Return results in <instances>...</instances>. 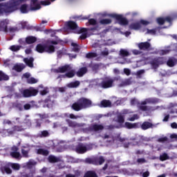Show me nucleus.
I'll return each mask as SVG.
<instances>
[{"label":"nucleus","mask_w":177,"mask_h":177,"mask_svg":"<svg viewBox=\"0 0 177 177\" xmlns=\"http://www.w3.org/2000/svg\"><path fill=\"white\" fill-rule=\"evenodd\" d=\"M37 154H41L42 156H48V154H49V151L42 149H39L37 150Z\"/></svg>","instance_id":"30"},{"label":"nucleus","mask_w":177,"mask_h":177,"mask_svg":"<svg viewBox=\"0 0 177 177\" xmlns=\"http://www.w3.org/2000/svg\"><path fill=\"white\" fill-rule=\"evenodd\" d=\"M54 73H66L64 75V77L67 78H73L74 75H75V72L73 70L71 66L66 65L65 66L59 67L58 69H54L53 71Z\"/></svg>","instance_id":"5"},{"label":"nucleus","mask_w":177,"mask_h":177,"mask_svg":"<svg viewBox=\"0 0 177 177\" xmlns=\"http://www.w3.org/2000/svg\"><path fill=\"white\" fill-rule=\"evenodd\" d=\"M70 118H72L73 120H76V118H78V116H75L73 114L69 115Z\"/></svg>","instance_id":"56"},{"label":"nucleus","mask_w":177,"mask_h":177,"mask_svg":"<svg viewBox=\"0 0 177 177\" xmlns=\"http://www.w3.org/2000/svg\"><path fill=\"white\" fill-rule=\"evenodd\" d=\"M24 77L25 78H28L27 80L28 84H37V82H38V80L34 77H30V73L24 74Z\"/></svg>","instance_id":"13"},{"label":"nucleus","mask_w":177,"mask_h":177,"mask_svg":"<svg viewBox=\"0 0 177 177\" xmlns=\"http://www.w3.org/2000/svg\"><path fill=\"white\" fill-rule=\"evenodd\" d=\"M24 61L27 64V66H28V67H32V62H34L33 58H25Z\"/></svg>","instance_id":"20"},{"label":"nucleus","mask_w":177,"mask_h":177,"mask_svg":"<svg viewBox=\"0 0 177 177\" xmlns=\"http://www.w3.org/2000/svg\"><path fill=\"white\" fill-rule=\"evenodd\" d=\"M124 73L126 75H129L131 74V71L129 68H124Z\"/></svg>","instance_id":"46"},{"label":"nucleus","mask_w":177,"mask_h":177,"mask_svg":"<svg viewBox=\"0 0 177 177\" xmlns=\"http://www.w3.org/2000/svg\"><path fill=\"white\" fill-rule=\"evenodd\" d=\"M131 104H138V100L133 99V100H131Z\"/></svg>","instance_id":"51"},{"label":"nucleus","mask_w":177,"mask_h":177,"mask_svg":"<svg viewBox=\"0 0 177 177\" xmlns=\"http://www.w3.org/2000/svg\"><path fill=\"white\" fill-rule=\"evenodd\" d=\"M174 20V18L171 17H167L166 18L159 17L157 18L156 21L158 24H160V26L164 24L166 21L168 23H171V21Z\"/></svg>","instance_id":"12"},{"label":"nucleus","mask_w":177,"mask_h":177,"mask_svg":"<svg viewBox=\"0 0 177 177\" xmlns=\"http://www.w3.org/2000/svg\"><path fill=\"white\" fill-rule=\"evenodd\" d=\"M170 138H171V139H177V135H176V134H171V135L170 136Z\"/></svg>","instance_id":"60"},{"label":"nucleus","mask_w":177,"mask_h":177,"mask_svg":"<svg viewBox=\"0 0 177 177\" xmlns=\"http://www.w3.org/2000/svg\"><path fill=\"white\" fill-rule=\"evenodd\" d=\"M124 127L126 128H128L129 129H132V128H138V124L137 123H129V122H126L124 124Z\"/></svg>","instance_id":"22"},{"label":"nucleus","mask_w":177,"mask_h":177,"mask_svg":"<svg viewBox=\"0 0 177 177\" xmlns=\"http://www.w3.org/2000/svg\"><path fill=\"white\" fill-rule=\"evenodd\" d=\"M57 158L55 157L54 156H50L48 157V161L50 162H57Z\"/></svg>","instance_id":"36"},{"label":"nucleus","mask_w":177,"mask_h":177,"mask_svg":"<svg viewBox=\"0 0 177 177\" xmlns=\"http://www.w3.org/2000/svg\"><path fill=\"white\" fill-rule=\"evenodd\" d=\"M169 118V115H165V118H163L162 121L167 122L168 121V119Z\"/></svg>","instance_id":"55"},{"label":"nucleus","mask_w":177,"mask_h":177,"mask_svg":"<svg viewBox=\"0 0 177 177\" xmlns=\"http://www.w3.org/2000/svg\"><path fill=\"white\" fill-rule=\"evenodd\" d=\"M117 123L118 124L114 126L115 128H120L121 124H124V116L122 115H119L118 116Z\"/></svg>","instance_id":"16"},{"label":"nucleus","mask_w":177,"mask_h":177,"mask_svg":"<svg viewBox=\"0 0 177 177\" xmlns=\"http://www.w3.org/2000/svg\"><path fill=\"white\" fill-rule=\"evenodd\" d=\"M2 80H4V81H8V80H9V76L2 72H0V81H2Z\"/></svg>","instance_id":"31"},{"label":"nucleus","mask_w":177,"mask_h":177,"mask_svg":"<svg viewBox=\"0 0 177 177\" xmlns=\"http://www.w3.org/2000/svg\"><path fill=\"white\" fill-rule=\"evenodd\" d=\"M91 147L89 145H79L76 147V151L77 153H80V154H82L83 153H85L86 151H88V150H91Z\"/></svg>","instance_id":"10"},{"label":"nucleus","mask_w":177,"mask_h":177,"mask_svg":"<svg viewBox=\"0 0 177 177\" xmlns=\"http://www.w3.org/2000/svg\"><path fill=\"white\" fill-rule=\"evenodd\" d=\"M149 175H150V174L149 173V171H146L143 174V177H148Z\"/></svg>","instance_id":"62"},{"label":"nucleus","mask_w":177,"mask_h":177,"mask_svg":"<svg viewBox=\"0 0 177 177\" xmlns=\"http://www.w3.org/2000/svg\"><path fill=\"white\" fill-rule=\"evenodd\" d=\"M24 0H12L10 3H0V13H8L9 12H14L17 9V6L20 5V3H23Z\"/></svg>","instance_id":"1"},{"label":"nucleus","mask_w":177,"mask_h":177,"mask_svg":"<svg viewBox=\"0 0 177 177\" xmlns=\"http://www.w3.org/2000/svg\"><path fill=\"white\" fill-rule=\"evenodd\" d=\"M88 24H90V26H96L97 24V21L95 19H88Z\"/></svg>","instance_id":"37"},{"label":"nucleus","mask_w":177,"mask_h":177,"mask_svg":"<svg viewBox=\"0 0 177 177\" xmlns=\"http://www.w3.org/2000/svg\"><path fill=\"white\" fill-rule=\"evenodd\" d=\"M20 10L21 13H27L28 12V10L27 9V6L26 5L21 6Z\"/></svg>","instance_id":"38"},{"label":"nucleus","mask_w":177,"mask_h":177,"mask_svg":"<svg viewBox=\"0 0 177 177\" xmlns=\"http://www.w3.org/2000/svg\"><path fill=\"white\" fill-rule=\"evenodd\" d=\"M100 24H111V19H104L100 21Z\"/></svg>","instance_id":"32"},{"label":"nucleus","mask_w":177,"mask_h":177,"mask_svg":"<svg viewBox=\"0 0 177 177\" xmlns=\"http://www.w3.org/2000/svg\"><path fill=\"white\" fill-rule=\"evenodd\" d=\"M22 154L24 157H27V154H28V152L24 149H22Z\"/></svg>","instance_id":"53"},{"label":"nucleus","mask_w":177,"mask_h":177,"mask_svg":"<svg viewBox=\"0 0 177 177\" xmlns=\"http://www.w3.org/2000/svg\"><path fill=\"white\" fill-rule=\"evenodd\" d=\"M143 32H145V34H149L150 35H155L156 34V30L154 29H147V28H145L142 30Z\"/></svg>","instance_id":"25"},{"label":"nucleus","mask_w":177,"mask_h":177,"mask_svg":"<svg viewBox=\"0 0 177 177\" xmlns=\"http://www.w3.org/2000/svg\"><path fill=\"white\" fill-rule=\"evenodd\" d=\"M157 102H158V100L156 98H149L142 102L141 104H138V107H140V110H142V111H152L153 110H156L157 108H149L145 105L148 104V103H157Z\"/></svg>","instance_id":"7"},{"label":"nucleus","mask_w":177,"mask_h":177,"mask_svg":"<svg viewBox=\"0 0 177 177\" xmlns=\"http://www.w3.org/2000/svg\"><path fill=\"white\" fill-rule=\"evenodd\" d=\"M5 171L6 174H12V170L10 168L6 167Z\"/></svg>","instance_id":"54"},{"label":"nucleus","mask_w":177,"mask_h":177,"mask_svg":"<svg viewBox=\"0 0 177 177\" xmlns=\"http://www.w3.org/2000/svg\"><path fill=\"white\" fill-rule=\"evenodd\" d=\"M48 88H44L43 91H40V93L41 95H42L43 96L44 95H46V93H48Z\"/></svg>","instance_id":"45"},{"label":"nucleus","mask_w":177,"mask_h":177,"mask_svg":"<svg viewBox=\"0 0 177 177\" xmlns=\"http://www.w3.org/2000/svg\"><path fill=\"white\" fill-rule=\"evenodd\" d=\"M12 150V151L10 153L12 157H14V158H19V157H20V153L17 152V147H13Z\"/></svg>","instance_id":"15"},{"label":"nucleus","mask_w":177,"mask_h":177,"mask_svg":"<svg viewBox=\"0 0 177 177\" xmlns=\"http://www.w3.org/2000/svg\"><path fill=\"white\" fill-rule=\"evenodd\" d=\"M12 168H13V169H20V165L17 163H13L11 165Z\"/></svg>","instance_id":"43"},{"label":"nucleus","mask_w":177,"mask_h":177,"mask_svg":"<svg viewBox=\"0 0 177 177\" xmlns=\"http://www.w3.org/2000/svg\"><path fill=\"white\" fill-rule=\"evenodd\" d=\"M53 45H57V41H49L46 46L38 44L36 47V50L39 53H44V52H46L47 53H53V52H55V46Z\"/></svg>","instance_id":"2"},{"label":"nucleus","mask_w":177,"mask_h":177,"mask_svg":"<svg viewBox=\"0 0 177 177\" xmlns=\"http://www.w3.org/2000/svg\"><path fill=\"white\" fill-rule=\"evenodd\" d=\"M138 47L140 49H149V48H150V44L147 43V42H144V43H141L138 44Z\"/></svg>","instance_id":"19"},{"label":"nucleus","mask_w":177,"mask_h":177,"mask_svg":"<svg viewBox=\"0 0 177 177\" xmlns=\"http://www.w3.org/2000/svg\"><path fill=\"white\" fill-rule=\"evenodd\" d=\"M86 71H87L86 68H80L77 73V77H82L84 74L86 73Z\"/></svg>","instance_id":"23"},{"label":"nucleus","mask_w":177,"mask_h":177,"mask_svg":"<svg viewBox=\"0 0 177 177\" xmlns=\"http://www.w3.org/2000/svg\"><path fill=\"white\" fill-rule=\"evenodd\" d=\"M96 56V53H90L86 55V57H95Z\"/></svg>","instance_id":"47"},{"label":"nucleus","mask_w":177,"mask_h":177,"mask_svg":"<svg viewBox=\"0 0 177 177\" xmlns=\"http://www.w3.org/2000/svg\"><path fill=\"white\" fill-rule=\"evenodd\" d=\"M141 128L142 129H144V130L149 129V128H151V123L148 122H145L144 123H142Z\"/></svg>","instance_id":"26"},{"label":"nucleus","mask_w":177,"mask_h":177,"mask_svg":"<svg viewBox=\"0 0 177 177\" xmlns=\"http://www.w3.org/2000/svg\"><path fill=\"white\" fill-rule=\"evenodd\" d=\"M41 135H42V136L46 137V136H48V135H49V133H48V131H44L41 132Z\"/></svg>","instance_id":"52"},{"label":"nucleus","mask_w":177,"mask_h":177,"mask_svg":"<svg viewBox=\"0 0 177 177\" xmlns=\"http://www.w3.org/2000/svg\"><path fill=\"white\" fill-rule=\"evenodd\" d=\"M176 63V59H169L167 62V66H169V67H174V66H175Z\"/></svg>","instance_id":"28"},{"label":"nucleus","mask_w":177,"mask_h":177,"mask_svg":"<svg viewBox=\"0 0 177 177\" xmlns=\"http://www.w3.org/2000/svg\"><path fill=\"white\" fill-rule=\"evenodd\" d=\"M169 53V50L164 49L159 51L160 55H164Z\"/></svg>","instance_id":"41"},{"label":"nucleus","mask_w":177,"mask_h":177,"mask_svg":"<svg viewBox=\"0 0 177 177\" xmlns=\"http://www.w3.org/2000/svg\"><path fill=\"white\" fill-rule=\"evenodd\" d=\"M169 107L170 108H171V107H177V104L171 103L169 104Z\"/></svg>","instance_id":"63"},{"label":"nucleus","mask_w":177,"mask_h":177,"mask_svg":"<svg viewBox=\"0 0 177 177\" xmlns=\"http://www.w3.org/2000/svg\"><path fill=\"white\" fill-rule=\"evenodd\" d=\"M105 45H108V46L114 45V42L111 40H109L106 43H105Z\"/></svg>","instance_id":"49"},{"label":"nucleus","mask_w":177,"mask_h":177,"mask_svg":"<svg viewBox=\"0 0 177 177\" xmlns=\"http://www.w3.org/2000/svg\"><path fill=\"white\" fill-rule=\"evenodd\" d=\"M68 125L69 127H73V128L80 127V124L75 123V122H69Z\"/></svg>","instance_id":"42"},{"label":"nucleus","mask_w":177,"mask_h":177,"mask_svg":"<svg viewBox=\"0 0 177 177\" xmlns=\"http://www.w3.org/2000/svg\"><path fill=\"white\" fill-rule=\"evenodd\" d=\"M29 165H35V164H37V162H35V161L34 160H30L28 162Z\"/></svg>","instance_id":"58"},{"label":"nucleus","mask_w":177,"mask_h":177,"mask_svg":"<svg viewBox=\"0 0 177 177\" xmlns=\"http://www.w3.org/2000/svg\"><path fill=\"white\" fill-rule=\"evenodd\" d=\"M139 116L138 115H133V117L129 118V121H135V120H138Z\"/></svg>","instance_id":"44"},{"label":"nucleus","mask_w":177,"mask_h":177,"mask_svg":"<svg viewBox=\"0 0 177 177\" xmlns=\"http://www.w3.org/2000/svg\"><path fill=\"white\" fill-rule=\"evenodd\" d=\"M164 62H162V58H159L158 61H156V62H152L151 64L153 67H155L156 68V67H158V64H162Z\"/></svg>","instance_id":"27"},{"label":"nucleus","mask_w":177,"mask_h":177,"mask_svg":"<svg viewBox=\"0 0 177 177\" xmlns=\"http://www.w3.org/2000/svg\"><path fill=\"white\" fill-rule=\"evenodd\" d=\"M80 84L79 81L72 82L68 84L67 86L68 88H77V86H80Z\"/></svg>","instance_id":"18"},{"label":"nucleus","mask_w":177,"mask_h":177,"mask_svg":"<svg viewBox=\"0 0 177 177\" xmlns=\"http://www.w3.org/2000/svg\"><path fill=\"white\" fill-rule=\"evenodd\" d=\"M92 129L93 131H102L103 126L102 124H94Z\"/></svg>","instance_id":"29"},{"label":"nucleus","mask_w":177,"mask_h":177,"mask_svg":"<svg viewBox=\"0 0 177 177\" xmlns=\"http://www.w3.org/2000/svg\"><path fill=\"white\" fill-rule=\"evenodd\" d=\"M68 27L71 28V30H77L79 31V34H81L80 38L81 39H85L88 37V29L86 28H78V26H77V24L74 21H69L67 23Z\"/></svg>","instance_id":"6"},{"label":"nucleus","mask_w":177,"mask_h":177,"mask_svg":"<svg viewBox=\"0 0 177 177\" xmlns=\"http://www.w3.org/2000/svg\"><path fill=\"white\" fill-rule=\"evenodd\" d=\"M30 109H31V105H30L29 104H26L24 105L25 110H30Z\"/></svg>","instance_id":"48"},{"label":"nucleus","mask_w":177,"mask_h":177,"mask_svg":"<svg viewBox=\"0 0 177 177\" xmlns=\"http://www.w3.org/2000/svg\"><path fill=\"white\" fill-rule=\"evenodd\" d=\"M129 28L131 30H138L140 28H142V25L140 24V21L133 22V23L131 24L129 26Z\"/></svg>","instance_id":"14"},{"label":"nucleus","mask_w":177,"mask_h":177,"mask_svg":"<svg viewBox=\"0 0 177 177\" xmlns=\"http://www.w3.org/2000/svg\"><path fill=\"white\" fill-rule=\"evenodd\" d=\"M91 106H92V101L86 98H81L73 104L72 109L75 110V111H80V110H82V109L91 107Z\"/></svg>","instance_id":"3"},{"label":"nucleus","mask_w":177,"mask_h":177,"mask_svg":"<svg viewBox=\"0 0 177 177\" xmlns=\"http://www.w3.org/2000/svg\"><path fill=\"white\" fill-rule=\"evenodd\" d=\"M71 46L73 47V50L75 52H78V50H80V48L78 47L77 43H72Z\"/></svg>","instance_id":"39"},{"label":"nucleus","mask_w":177,"mask_h":177,"mask_svg":"<svg viewBox=\"0 0 177 177\" xmlns=\"http://www.w3.org/2000/svg\"><path fill=\"white\" fill-rule=\"evenodd\" d=\"M38 93V91L36 89L32 88L30 90H25L24 91V97H30V96H35Z\"/></svg>","instance_id":"11"},{"label":"nucleus","mask_w":177,"mask_h":177,"mask_svg":"<svg viewBox=\"0 0 177 177\" xmlns=\"http://www.w3.org/2000/svg\"><path fill=\"white\" fill-rule=\"evenodd\" d=\"M41 5L48 6V5H50V1H43L39 2L38 0H32L30 3V9L31 10H39V9L41 8Z\"/></svg>","instance_id":"8"},{"label":"nucleus","mask_w":177,"mask_h":177,"mask_svg":"<svg viewBox=\"0 0 177 177\" xmlns=\"http://www.w3.org/2000/svg\"><path fill=\"white\" fill-rule=\"evenodd\" d=\"M132 52L134 55H139V53H140V52H139V50H133Z\"/></svg>","instance_id":"61"},{"label":"nucleus","mask_w":177,"mask_h":177,"mask_svg":"<svg viewBox=\"0 0 177 177\" xmlns=\"http://www.w3.org/2000/svg\"><path fill=\"white\" fill-rule=\"evenodd\" d=\"M161 161H165V160H168V155L167 153H163L160 156Z\"/></svg>","instance_id":"40"},{"label":"nucleus","mask_w":177,"mask_h":177,"mask_svg":"<svg viewBox=\"0 0 177 177\" xmlns=\"http://www.w3.org/2000/svg\"><path fill=\"white\" fill-rule=\"evenodd\" d=\"M104 159L103 158L100 157L99 158V164H100V165H102V164L104 163Z\"/></svg>","instance_id":"50"},{"label":"nucleus","mask_w":177,"mask_h":177,"mask_svg":"<svg viewBox=\"0 0 177 177\" xmlns=\"http://www.w3.org/2000/svg\"><path fill=\"white\" fill-rule=\"evenodd\" d=\"M177 114V109H173L170 111V114Z\"/></svg>","instance_id":"59"},{"label":"nucleus","mask_w":177,"mask_h":177,"mask_svg":"<svg viewBox=\"0 0 177 177\" xmlns=\"http://www.w3.org/2000/svg\"><path fill=\"white\" fill-rule=\"evenodd\" d=\"M99 15L102 16V17H113V19H116L122 26H127V24H128V20L122 17L121 15L115 13L109 14L107 12H100Z\"/></svg>","instance_id":"4"},{"label":"nucleus","mask_w":177,"mask_h":177,"mask_svg":"<svg viewBox=\"0 0 177 177\" xmlns=\"http://www.w3.org/2000/svg\"><path fill=\"white\" fill-rule=\"evenodd\" d=\"M98 106L99 107H110L111 102L109 100H104Z\"/></svg>","instance_id":"17"},{"label":"nucleus","mask_w":177,"mask_h":177,"mask_svg":"<svg viewBox=\"0 0 177 177\" xmlns=\"http://www.w3.org/2000/svg\"><path fill=\"white\" fill-rule=\"evenodd\" d=\"M113 82H114V79L110 77H106L103 80H100L99 85L104 88H111V86H113Z\"/></svg>","instance_id":"9"},{"label":"nucleus","mask_w":177,"mask_h":177,"mask_svg":"<svg viewBox=\"0 0 177 177\" xmlns=\"http://www.w3.org/2000/svg\"><path fill=\"white\" fill-rule=\"evenodd\" d=\"M171 128L176 129L177 128V124L176 122H173L171 124Z\"/></svg>","instance_id":"57"},{"label":"nucleus","mask_w":177,"mask_h":177,"mask_svg":"<svg viewBox=\"0 0 177 177\" xmlns=\"http://www.w3.org/2000/svg\"><path fill=\"white\" fill-rule=\"evenodd\" d=\"M120 55L123 57L129 56V52H128V50H127L125 49H121L120 51Z\"/></svg>","instance_id":"33"},{"label":"nucleus","mask_w":177,"mask_h":177,"mask_svg":"<svg viewBox=\"0 0 177 177\" xmlns=\"http://www.w3.org/2000/svg\"><path fill=\"white\" fill-rule=\"evenodd\" d=\"M20 46H11L10 47V50H12V52H17V50H20Z\"/></svg>","instance_id":"34"},{"label":"nucleus","mask_w":177,"mask_h":177,"mask_svg":"<svg viewBox=\"0 0 177 177\" xmlns=\"http://www.w3.org/2000/svg\"><path fill=\"white\" fill-rule=\"evenodd\" d=\"M66 177H75V176L73 175V174H67L66 176Z\"/></svg>","instance_id":"64"},{"label":"nucleus","mask_w":177,"mask_h":177,"mask_svg":"<svg viewBox=\"0 0 177 177\" xmlns=\"http://www.w3.org/2000/svg\"><path fill=\"white\" fill-rule=\"evenodd\" d=\"M26 44H34V42L37 41V38L32 36H30L26 37Z\"/></svg>","instance_id":"24"},{"label":"nucleus","mask_w":177,"mask_h":177,"mask_svg":"<svg viewBox=\"0 0 177 177\" xmlns=\"http://www.w3.org/2000/svg\"><path fill=\"white\" fill-rule=\"evenodd\" d=\"M150 23H151V21H147V20H145V19H141L140 21V24L141 26H149V24H150Z\"/></svg>","instance_id":"35"},{"label":"nucleus","mask_w":177,"mask_h":177,"mask_svg":"<svg viewBox=\"0 0 177 177\" xmlns=\"http://www.w3.org/2000/svg\"><path fill=\"white\" fill-rule=\"evenodd\" d=\"M25 67L26 66H24V64H19L15 65L13 68L15 70V71L20 72L21 71V70L24 69Z\"/></svg>","instance_id":"21"}]
</instances>
